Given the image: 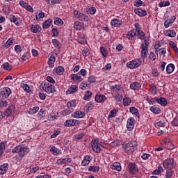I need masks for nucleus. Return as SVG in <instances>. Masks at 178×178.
I'll list each match as a JSON object with an SVG mask.
<instances>
[{
	"label": "nucleus",
	"instance_id": "obj_1",
	"mask_svg": "<svg viewBox=\"0 0 178 178\" xmlns=\"http://www.w3.org/2000/svg\"><path fill=\"white\" fill-rule=\"evenodd\" d=\"M124 152L127 154H133L134 151L137 149V141L133 140L127 143L125 145H123Z\"/></svg>",
	"mask_w": 178,
	"mask_h": 178
},
{
	"label": "nucleus",
	"instance_id": "obj_2",
	"mask_svg": "<svg viewBox=\"0 0 178 178\" xmlns=\"http://www.w3.org/2000/svg\"><path fill=\"white\" fill-rule=\"evenodd\" d=\"M176 163H175V159L170 158L164 160L163 161V165L164 169H175L176 168Z\"/></svg>",
	"mask_w": 178,
	"mask_h": 178
},
{
	"label": "nucleus",
	"instance_id": "obj_3",
	"mask_svg": "<svg viewBox=\"0 0 178 178\" xmlns=\"http://www.w3.org/2000/svg\"><path fill=\"white\" fill-rule=\"evenodd\" d=\"M41 86H43V83H41ZM42 88L45 92H47V94H54V92H56L55 86L48 83H44Z\"/></svg>",
	"mask_w": 178,
	"mask_h": 178
},
{
	"label": "nucleus",
	"instance_id": "obj_4",
	"mask_svg": "<svg viewBox=\"0 0 178 178\" xmlns=\"http://www.w3.org/2000/svg\"><path fill=\"white\" fill-rule=\"evenodd\" d=\"M91 147L94 152H96L97 154H99L101 151H102V149L99 147V143H98V139L93 138L91 141Z\"/></svg>",
	"mask_w": 178,
	"mask_h": 178
},
{
	"label": "nucleus",
	"instance_id": "obj_5",
	"mask_svg": "<svg viewBox=\"0 0 178 178\" xmlns=\"http://www.w3.org/2000/svg\"><path fill=\"white\" fill-rule=\"evenodd\" d=\"M73 13L75 17H76V19H78L79 20H81L82 22H88V20H90V18L87 15L80 13V11L77 10H74Z\"/></svg>",
	"mask_w": 178,
	"mask_h": 178
},
{
	"label": "nucleus",
	"instance_id": "obj_6",
	"mask_svg": "<svg viewBox=\"0 0 178 178\" xmlns=\"http://www.w3.org/2000/svg\"><path fill=\"white\" fill-rule=\"evenodd\" d=\"M128 171L130 175H137L138 173V167L136 163H129L127 165Z\"/></svg>",
	"mask_w": 178,
	"mask_h": 178
},
{
	"label": "nucleus",
	"instance_id": "obj_7",
	"mask_svg": "<svg viewBox=\"0 0 178 178\" xmlns=\"http://www.w3.org/2000/svg\"><path fill=\"white\" fill-rule=\"evenodd\" d=\"M12 93V90L10 88L6 87L3 88L1 92V97L2 99H6V98H9V95Z\"/></svg>",
	"mask_w": 178,
	"mask_h": 178
},
{
	"label": "nucleus",
	"instance_id": "obj_8",
	"mask_svg": "<svg viewBox=\"0 0 178 178\" xmlns=\"http://www.w3.org/2000/svg\"><path fill=\"white\" fill-rule=\"evenodd\" d=\"M80 122L77 120H68L64 123L65 127H72L73 126H79Z\"/></svg>",
	"mask_w": 178,
	"mask_h": 178
},
{
	"label": "nucleus",
	"instance_id": "obj_9",
	"mask_svg": "<svg viewBox=\"0 0 178 178\" xmlns=\"http://www.w3.org/2000/svg\"><path fill=\"white\" fill-rule=\"evenodd\" d=\"M134 124H136V120H134V118H130L129 119H128L127 122V129L129 131H131V130L134 129Z\"/></svg>",
	"mask_w": 178,
	"mask_h": 178
},
{
	"label": "nucleus",
	"instance_id": "obj_10",
	"mask_svg": "<svg viewBox=\"0 0 178 178\" xmlns=\"http://www.w3.org/2000/svg\"><path fill=\"white\" fill-rule=\"evenodd\" d=\"M144 47V43H142L140 45V49H141V52H140V55H141V58H143V59H145V58H147V54H148V47Z\"/></svg>",
	"mask_w": 178,
	"mask_h": 178
},
{
	"label": "nucleus",
	"instance_id": "obj_11",
	"mask_svg": "<svg viewBox=\"0 0 178 178\" xmlns=\"http://www.w3.org/2000/svg\"><path fill=\"white\" fill-rule=\"evenodd\" d=\"M10 21L12 23H15L16 26L22 25V19L16 17L15 15H10Z\"/></svg>",
	"mask_w": 178,
	"mask_h": 178
},
{
	"label": "nucleus",
	"instance_id": "obj_12",
	"mask_svg": "<svg viewBox=\"0 0 178 178\" xmlns=\"http://www.w3.org/2000/svg\"><path fill=\"white\" fill-rule=\"evenodd\" d=\"M29 152H30V149L27 147L21 146L18 155L19 156H24V155H27Z\"/></svg>",
	"mask_w": 178,
	"mask_h": 178
},
{
	"label": "nucleus",
	"instance_id": "obj_13",
	"mask_svg": "<svg viewBox=\"0 0 178 178\" xmlns=\"http://www.w3.org/2000/svg\"><path fill=\"white\" fill-rule=\"evenodd\" d=\"M154 101L161 105V106H166V105H168V101L163 97H154Z\"/></svg>",
	"mask_w": 178,
	"mask_h": 178
},
{
	"label": "nucleus",
	"instance_id": "obj_14",
	"mask_svg": "<svg viewBox=\"0 0 178 178\" xmlns=\"http://www.w3.org/2000/svg\"><path fill=\"white\" fill-rule=\"evenodd\" d=\"M72 116L76 119H81L83 116H86V113L84 111H78L73 113Z\"/></svg>",
	"mask_w": 178,
	"mask_h": 178
},
{
	"label": "nucleus",
	"instance_id": "obj_15",
	"mask_svg": "<svg viewBox=\"0 0 178 178\" xmlns=\"http://www.w3.org/2000/svg\"><path fill=\"white\" fill-rule=\"evenodd\" d=\"M56 60V58L55 57V55L51 54L49 58V60L47 61V63L50 69H52L54 67Z\"/></svg>",
	"mask_w": 178,
	"mask_h": 178
},
{
	"label": "nucleus",
	"instance_id": "obj_16",
	"mask_svg": "<svg viewBox=\"0 0 178 178\" xmlns=\"http://www.w3.org/2000/svg\"><path fill=\"white\" fill-rule=\"evenodd\" d=\"M111 24L113 27H120L122 24V19H113L111 22Z\"/></svg>",
	"mask_w": 178,
	"mask_h": 178
},
{
	"label": "nucleus",
	"instance_id": "obj_17",
	"mask_svg": "<svg viewBox=\"0 0 178 178\" xmlns=\"http://www.w3.org/2000/svg\"><path fill=\"white\" fill-rule=\"evenodd\" d=\"M42 29L41 26H40V25H37V24H32L31 26V31L32 33H34V34H37V33H40Z\"/></svg>",
	"mask_w": 178,
	"mask_h": 178
},
{
	"label": "nucleus",
	"instance_id": "obj_18",
	"mask_svg": "<svg viewBox=\"0 0 178 178\" xmlns=\"http://www.w3.org/2000/svg\"><path fill=\"white\" fill-rule=\"evenodd\" d=\"M134 13H136V15H138V16H140V17H144V16H147V11L141 8H136L134 10Z\"/></svg>",
	"mask_w": 178,
	"mask_h": 178
},
{
	"label": "nucleus",
	"instance_id": "obj_19",
	"mask_svg": "<svg viewBox=\"0 0 178 178\" xmlns=\"http://www.w3.org/2000/svg\"><path fill=\"white\" fill-rule=\"evenodd\" d=\"M70 162H72V159L65 158L63 159H58L56 163L58 165H67V163H70Z\"/></svg>",
	"mask_w": 178,
	"mask_h": 178
},
{
	"label": "nucleus",
	"instance_id": "obj_20",
	"mask_svg": "<svg viewBox=\"0 0 178 178\" xmlns=\"http://www.w3.org/2000/svg\"><path fill=\"white\" fill-rule=\"evenodd\" d=\"M13 112H15V106L11 105L6 110L5 115L6 116V118H9V116H10V115H12Z\"/></svg>",
	"mask_w": 178,
	"mask_h": 178
},
{
	"label": "nucleus",
	"instance_id": "obj_21",
	"mask_svg": "<svg viewBox=\"0 0 178 178\" xmlns=\"http://www.w3.org/2000/svg\"><path fill=\"white\" fill-rule=\"evenodd\" d=\"M127 37L129 40H134V38L137 37V31H136V29H132L129 31L127 33Z\"/></svg>",
	"mask_w": 178,
	"mask_h": 178
},
{
	"label": "nucleus",
	"instance_id": "obj_22",
	"mask_svg": "<svg viewBox=\"0 0 178 178\" xmlns=\"http://www.w3.org/2000/svg\"><path fill=\"white\" fill-rule=\"evenodd\" d=\"M111 168L113 170H117V172H120L122 170V165L119 162L113 163L111 164Z\"/></svg>",
	"mask_w": 178,
	"mask_h": 178
},
{
	"label": "nucleus",
	"instance_id": "obj_23",
	"mask_svg": "<svg viewBox=\"0 0 178 178\" xmlns=\"http://www.w3.org/2000/svg\"><path fill=\"white\" fill-rule=\"evenodd\" d=\"M90 162H91V156L86 155L84 156L81 165L82 166H87V165L90 164Z\"/></svg>",
	"mask_w": 178,
	"mask_h": 178
},
{
	"label": "nucleus",
	"instance_id": "obj_24",
	"mask_svg": "<svg viewBox=\"0 0 178 178\" xmlns=\"http://www.w3.org/2000/svg\"><path fill=\"white\" fill-rule=\"evenodd\" d=\"M8 167L9 164L8 163H4L0 165V175H5V173L8 172Z\"/></svg>",
	"mask_w": 178,
	"mask_h": 178
},
{
	"label": "nucleus",
	"instance_id": "obj_25",
	"mask_svg": "<svg viewBox=\"0 0 178 178\" xmlns=\"http://www.w3.org/2000/svg\"><path fill=\"white\" fill-rule=\"evenodd\" d=\"M95 100L96 102H105L106 101V97L105 95H96Z\"/></svg>",
	"mask_w": 178,
	"mask_h": 178
},
{
	"label": "nucleus",
	"instance_id": "obj_26",
	"mask_svg": "<svg viewBox=\"0 0 178 178\" xmlns=\"http://www.w3.org/2000/svg\"><path fill=\"white\" fill-rule=\"evenodd\" d=\"M79 87L76 85L72 86L67 90V94L70 95V94H74V92H76L78 91Z\"/></svg>",
	"mask_w": 178,
	"mask_h": 178
},
{
	"label": "nucleus",
	"instance_id": "obj_27",
	"mask_svg": "<svg viewBox=\"0 0 178 178\" xmlns=\"http://www.w3.org/2000/svg\"><path fill=\"white\" fill-rule=\"evenodd\" d=\"M130 88L134 90H138L141 88V84L138 82H134L130 84Z\"/></svg>",
	"mask_w": 178,
	"mask_h": 178
},
{
	"label": "nucleus",
	"instance_id": "obj_28",
	"mask_svg": "<svg viewBox=\"0 0 178 178\" xmlns=\"http://www.w3.org/2000/svg\"><path fill=\"white\" fill-rule=\"evenodd\" d=\"M129 112L132 113V115H135L138 119L140 118V113H138V110L137 109V108L134 106L130 107Z\"/></svg>",
	"mask_w": 178,
	"mask_h": 178
},
{
	"label": "nucleus",
	"instance_id": "obj_29",
	"mask_svg": "<svg viewBox=\"0 0 178 178\" xmlns=\"http://www.w3.org/2000/svg\"><path fill=\"white\" fill-rule=\"evenodd\" d=\"M138 35V38L140 40H145V33H144V31H141L140 29H137L136 31V36Z\"/></svg>",
	"mask_w": 178,
	"mask_h": 178
},
{
	"label": "nucleus",
	"instance_id": "obj_30",
	"mask_svg": "<svg viewBox=\"0 0 178 178\" xmlns=\"http://www.w3.org/2000/svg\"><path fill=\"white\" fill-rule=\"evenodd\" d=\"M51 24H52V19H48L42 23V28L49 29V27H51Z\"/></svg>",
	"mask_w": 178,
	"mask_h": 178
},
{
	"label": "nucleus",
	"instance_id": "obj_31",
	"mask_svg": "<svg viewBox=\"0 0 178 178\" xmlns=\"http://www.w3.org/2000/svg\"><path fill=\"white\" fill-rule=\"evenodd\" d=\"M51 42L54 45V47H55V48H56V49H60V48L62 47V44H60V42H59V40H58L57 39H53L51 40Z\"/></svg>",
	"mask_w": 178,
	"mask_h": 178
},
{
	"label": "nucleus",
	"instance_id": "obj_32",
	"mask_svg": "<svg viewBox=\"0 0 178 178\" xmlns=\"http://www.w3.org/2000/svg\"><path fill=\"white\" fill-rule=\"evenodd\" d=\"M78 42L79 44H81V45H84L87 42V40L86 39V35L85 34H81L79 38H78Z\"/></svg>",
	"mask_w": 178,
	"mask_h": 178
},
{
	"label": "nucleus",
	"instance_id": "obj_33",
	"mask_svg": "<svg viewBox=\"0 0 178 178\" xmlns=\"http://www.w3.org/2000/svg\"><path fill=\"white\" fill-rule=\"evenodd\" d=\"M174 70H175V65L170 63L167 65L166 72L168 74H170L171 73H173Z\"/></svg>",
	"mask_w": 178,
	"mask_h": 178
},
{
	"label": "nucleus",
	"instance_id": "obj_34",
	"mask_svg": "<svg viewBox=\"0 0 178 178\" xmlns=\"http://www.w3.org/2000/svg\"><path fill=\"white\" fill-rule=\"evenodd\" d=\"M54 72L59 76H62L63 74V72H65V69H63V67L62 66H58L56 69L54 70Z\"/></svg>",
	"mask_w": 178,
	"mask_h": 178
},
{
	"label": "nucleus",
	"instance_id": "obj_35",
	"mask_svg": "<svg viewBox=\"0 0 178 178\" xmlns=\"http://www.w3.org/2000/svg\"><path fill=\"white\" fill-rule=\"evenodd\" d=\"M165 35H166L167 37H171V38L176 37V31H175V30L166 31L165 33Z\"/></svg>",
	"mask_w": 178,
	"mask_h": 178
},
{
	"label": "nucleus",
	"instance_id": "obj_36",
	"mask_svg": "<svg viewBox=\"0 0 178 178\" xmlns=\"http://www.w3.org/2000/svg\"><path fill=\"white\" fill-rule=\"evenodd\" d=\"M71 80H72V81H82L83 79L79 76L77 74H71Z\"/></svg>",
	"mask_w": 178,
	"mask_h": 178
},
{
	"label": "nucleus",
	"instance_id": "obj_37",
	"mask_svg": "<svg viewBox=\"0 0 178 178\" xmlns=\"http://www.w3.org/2000/svg\"><path fill=\"white\" fill-rule=\"evenodd\" d=\"M150 111L154 113L155 115H159L161 113V108L153 106L150 107Z\"/></svg>",
	"mask_w": 178,
	"mask_h": 178
},
{
	"label": "nucleus",
	"instance_id": "obj_38",
	"mask_svg": "<svg viewBox=\"0 0 178 178\" xmlns=\"http://www.w3.org/2000/svg\"><path fill=\"white\" fill-rule=\"evenodd\" d=\"M84 136H86V134L84 132L76 134L74 136V141H80V140H81L83 138V137H84Z\"/></svg>",
	"mask_w": 178,
	"mask_h": 178
},
{
	"label": "nucleus",
	"instance_id": "obj_39",
	"mask_svg": "<svg viewBox=\"0 0 178 178\" xmlns=\"http://www.w3.org/2000/svg\"><path fill=\"white\" fill-rule=\"evenodd\" d=\"M165 148L167 149H173V143L169 140L165 141Z\"/></svg>",
	"mask_w": 178,
	"mask_h": 178
},
{
	"label": "nucleus",
	"instance_id": "obj_40",
	"mask_svg": "<svg viewBox=\"0 0 178 178\" xmlns=\"http://www.w3.org/2000/svg\"><path fill=\"white\" fill-rule=\"evenodd\" d=\"M39 170H40V167L38 166L34 167L33 165H31L29 170V175L31 173H36V172H38Z\"/></svg>",
	"mask_w": 178,
	"mask_h": 178
},
{
	"label": "nucleus",
	"instance_id": "obj_41",
	"mask_svg": "<svg viewBox=\"0 0 178 178\" xmlns=\"http://www.w3.org/2000/svg\"><path fill=\"white\" fill-rule=\"evenodd\" d=\"M122 102L124 106H129L131 104V99L130 97H125L123 99Z\"/></svg>",
	"mask_w": 178,
	"mask_h": 178
},
{
	"label": "nucleus",
	"instance_id": "obj_42",
	"mask_svg": "<svg viewBox=\"0 0 178 178\" xmlns=\"http://www.w3.org/2000/svg\"><path fill=\"white\" fill-rule=\"evenodd\" d=\"M54 24L56 26H62L63 25V20L59 17H54Z\"/></svg>",
	"mask_w": 178,
	"mask_h": 178
},
{
	"label": "nucleus",
	"instance_id": "obj_43",
	"mask_svg": "<svg viewBox=\"0 0 178 178\" xmlns=\"http://www.w3.org/2000/svg\"><path fill=\"white\" fill-rule=\"evenodd\" d=\"M69 109H73V108L76 107V100L70 101L67 104Z\"/></svg>",
	"mask_w": 178,
	"mask_h": 178
},
{
	"label": "nucleus",
	"instance_id": "obj_44",
	"mask_svg": "<svg viewBox=\"0 0 178 178\" xmlns=\"http://www.w3.org/2000/svg\"><path fill=\"white\" fill-rule=\"evenodd\" d=\"M170 5V2L169 1H163L159 3V6L160 8H165L166 6H169Z\"/></svg>",
	"mask_w": 178,
	"mask_h": 178
},
{
	"label": "nucleus",
	"instance_id": "obj_45",
	"mask_svg": "<svg viewBox=\"0 0 178 178\" xmlns=\"http://www.w3.org/2000/svg\"><path fill=\"white\" fill-rule=\"evenodd\" d=\"M2 67L5 70H8L9 72H10V70H12V65H9V63H4L2 65Z\"/></svg>",
	"mask_w": 178,
	"mask_h": 178
},
{
	"label": "nucleus",
	"instance_id": "obj_46",
	"mask_svg": "<svg viewBox=\"0 0 178 178\" xmlns=\"http://www.w3.org/2000/svg\"><path fill=\"white\" fill-rule=\"evenodd\" d=\"M172 24H173V22L172 20H170V19H168L167 20H165L164 22V27L165 29L170 27V26H172Z\"/></svg>",
	"mask_w": 178,
	"mask_h": 178
},
{
	"label": "nucleus",
	"instance_id": "obj_47",
	"mask_svg": "<svg viewBox=\"0 0 178 178\" xmlns=\"http://www.w3.org/2000/svg\"><path fill=\"white\" fill-rule=\"evenodd\" d=\"M174 173V170H172L170 169L168 170L165 173V178H171L173 176Z\"/></svg>",
	"mask_w": 178,
	"mask_h": 178
},
{
	"label": "nucleus",
	"instance_id": "obj_48",
	"mask_svg": "<svg viewBox=\"0 0 178 178\" xmlns=\"http://www.w3.org/2000/svg\"><path fill=\"white\" fill-rule=\"evenodd\" d=\"M88 172H99V167L98 166H90L88 168Z\"/></svg>",
	"mask_w": 178,
	"mask_h": 178
},
{
	"label": "nucleus",
	"instance_id": "obj_49",
	"mask_svg": "<svg viewBox=\"0 0 178 178\" xmlns=\"http://www.w3.org/2000/svg\"><path fill=\"white\" fill-rule=\"evenodd\" d=\"M74 27L76 30H81V29H83V24H81L80 22H74Z\"/></svg>",
	"mask_w": 178,
	"mask_h": 178
},
{
	"label": "nucleus",
	"instance_id": "obj_50",
	"mask_svg": "<svg viewBox=\"0 0 178 178\" xmlns=\"http://www.w3.org/2000/svg\"><path fill=\"white\" fill-rule=\"evenodd\" d=\"M92 95V92H91L90 90L86 91L83 99L84 101H87V99H90V97Z\"/></svg>",
	"mask_w": 178,
	"mask_h": 178
},
{
	"label": "nucleus",
	"instance_id": "obj_51",
	"mask_svg": "<svg viewBox=\"0 0 178 178\" xmlns=\"http://www.w3.org/2000/svg\"><path fill=\"white\" fill-rule=\"evenodd\" d=\"M39 109H40V107L35 106L33 108L29 109V113L31 115H33V113H37V112H38Z\"/></svg>",
	"mask_w": 178,
	"mask_h": 178
},
{
	"label": "nucleus",
	"instance_id": "obj_52",
	"mask_svg": "<svg viewBox=\"0 0 178 178\" xmlns=\"http://www.w3.org/2000/svg\"><path fill=\"white\" fill-rule=\"evenodd\" d=\"M100 52L104 56V58H106V55H108V51H106V49H105V47H100Z\"/></svg>",
	"mask_w": 178,
	"mask_h": 178
},
{
	"label": "nucleus",
	"instance_id": "obj_53",
	"mask_svg": "<svg viewBox=\"0 0 178 178\" xmlns=\"http://www.w3.org/2000/svg\"><path fill=\"white\" fill-rule=\"evenodd\" d=\"M110 89L113 92L120 91V86L116 84V85L111 86Z\"/></svg>",
	"mask_w": 178,
	"mask_h": 178
},
{
	"label": "nucleus",
	"instance_id": "obj_54",
	"mask_svg": "<svg viewBox=\"0 0 178 178\" xmlns=\"http://www.w3.org/2000/svg\"><path fill=\"white\" fill-rule=\"evenodd\" d=\"M151 92L152 94H154V95L157 94L158 89L156 88V86L152 84L151 86Z\"/></svg>",
	"mask_w": 178,
	"mask_h": 178
},
{
	"label": "nucleus",
	"instance_id": "obj_55",
	"mask_svg": "<svg viewBox=\"0 0 178 178\" xmlns=\"http://www.w3.org/2000/svg\"><path fill=\"white\" fill-rule=\"evenodd\" d=\"M132 62L134 63L135 69H136V67H138V66H140V65H141V63H142V61L140 59L134 60H132Z\"/></svg>",
	"mask_w": 178,
	"mask_h": 178
},
{
	"label": "nucleus",
	"instance_id": "obj_56",
	"mask_svg": "<svg viewBox=\"0 0 178 178\" xmlns=\"http://www.w3.org/2000/svg\"><path fill=\"white\" fill-rule=\"evenodd\" d=\"M13 44V42H12V40H10V39H8L3 44V47L4 48H6V49H8V48H9V47H10V45H12Z\"/></svg>",
	"mask_w": 178,
	"mask_h": 178
},
{
	"label": "nucleus",
	"instance_id": "obj_57",
	"mask_svg": "<svg viewBox=\"0 0 178 178\" xmlns=\"http://www.w3.org/2000/svg\"><path fill=\"white\" fill-rule=\"evenodd\" d=\"M156 127H165L166 126V123L163 121H159L156 123Z\"/></svg>",
	"mask_w": 178,
	"mask_h": 178
},
{
	"label": "nucleus",
	"instance_id": "obj_58",
	"mask_svg": "<svg viewBox=\"0 0 178 178\" xmlns=\"http://www.w3.org/2000/svg\"><path fill=\"white\" fill-rule=\"evenodd\" d=\"M134 6L136 8H140V6H143V1L141 0H136L134 3Z\"/></svg>",
	"mask_w": 178,
	"mask_h": 178
},
{
	"label": "nucleus",
	"instance_id": "obj_59",
	"mask_svg": "<svg viewBox=\"0 0 178 178\" xmlns=\"http://www.w3.org/2000/svg\"><path fill=\"white\" fill-rule=\"evenodd\" d=\"M72 113V110L70 109H65L62 111L63 116H67L68 115H70Z\"/></svg>",
	"mask_w": 178,
	"mask_h": 178
},
{
	"label": "nucleus",
	"instance_id": "obj_60",
	"mask_svg": "<svg viewBox=\"0 0 178 178\" xmlns=\"http://www.w3.org/2000/svg\"><path fill=\"white\" fill-rule=\"evenodd\" d=\"M51 33L52 37H58V35H59V31H58V29L56 28L52 29Z\"/></svg>",
	"mask_w": 178,
	"mask_h": 178
},
{
	"label": "nucleus",
	"instance_id": "obj_61",
	"mask_svg": "<svg viewBox=\"0 0 178 178\" xmlns=\"http://www.w3.org/2000/svg\"><path fill=\"white\" fill-rule=\"evenodd\" d=\"M115 116H116V110L113 109L109 113L108 118L111 119V118H115Z\"/></svg>",
	"mask_w": 178,
	"mask_h": 178
},
{
	"label": "nucleus",
	"instance_id": "obj_62",
	"mask_svg": "<svg viewBox=\"0 0 178 178\" xmlns=\"http://www.w3.org/2000/svg\"><path fill=\"white\" fill-rule=\"evenodd\" d=\"M88 83H90L91 84L92 83H95V81H97V79H95V76L92 75L88 77Z\"/></svg>",
	"mask_w": 178,
	"mask_h": 178
},
{
	"label": "nucleus",
	"instance_id": "obj_63",
	"mask_svg": "<svg viewBox=\"0 0 178 178\" xmlns=\"http://www.w3.org/2000/svg\"><path fill=\"white\" fill-rule=\"evenodd\" d=\"M5 151V143H0V155H2Z\"/></svg>",
	"mask_w": 178,
	"mask_h": 178
},
{
	"label": "nucleus",
	"instance_id": "obj_64",
	"mask_svg": "<svg viewBox=\"0 0 178 178\" xmlns=\"http://www.w3.org/2000/svg\"><path fill=\"white\" fill-rule=\"evenodd\" d=\"M45 113H47V111L44 109H40L38 112V115L40 118H44L45 116Z\"/></svg>",
	"mask_w": 178,
	"mask_h": 178
}]
</instances>
